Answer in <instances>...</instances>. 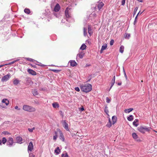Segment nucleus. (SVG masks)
<instances>
[{"label":"nucleus","instance_id":"nucleus-16","mask_svg":"<svg viewBox=\"0 0 157 157\" xmlns=\"http://www.w3.org/2000/svg\"><path fill=\"white\" fill-rule=\"evenodd\" d=\"M70 65L72 67L76 66L77 65V63L75 61L71 60L70 62Z\"/></svg>","mask_w":157,"mask_h":157},{"label":"nucleus","instance_id":"nucleus-47","mask_svg":"<svg viewBox=\"0 0 157 157\" xmlns=\"http://www.w3.org/2000/svg\"><path fill=\"white\" fill-rule=\"evenodd\" d=\"M18 61V60H14L13 62H11V63H9V64H13L14 63H15V62L17 61Z\"/></svg>","mask_w":157,"mask_h":157},{"label":"nucleus","instance_id":"nucleus-53","mask_svg":"<svg viewBox=\"0 0 157 157\" xmlns=\"http://www.w3.org/2000/svg\"><path fill=\"white\" fill-rule=\"evenodd\" d=\"M143 12H140V11L139 13H138V14H137V15H139V14H141L142 13H143Z\"/></svg>","mask_w":157,"mask_h":157},{"label":"nucleus","instance_id":"nucleus-33","mask_svg":"<svg viewBox=\"0 0 157 157\" xmlns=\"http://www.w3.org/2000/svg\"><path fill=\"white\" fill-rule=\"evenodd\" d=\"M107 109L108 107L107 106H106L105 108V112L107 115L109 116L108 114L109 111Z\"/></svg>","mask_w":157,"mask_h":157},{"label":"nucleus","instance_id":"nucleus-34","mask_svg":"<svg viewBox=\"0 0 157 157\" xmlns=\"http://www.w3.org/2000/svg\"><path fill=\"white\" fill-rule=\"evenodd\" d=\"M33 94L34 95H38V93L36 90H34L33 91Z\"/></svg>","mask_w":157,"mask_h":157},{"label":"nucleus","instance_id":"nucleus-1","mask_svg":"<svg viewBox=\"0 0 157 157\" xmlns=\"http://www.w3.org/2000/svg\"><path fill=\"white\" fill-rule=\"evenodd\" d=\"M81 90L84 92L87 93L92 90V85L90 84L86 83L80 86Z\"/></svg>","mask_w":157,"mask_h":157},{"label":"nucleus","instance_id":"nucleus-12","mask_svg":"<svg viewBox=\"0 0 157 157\" xmlns=\"http://www.w3.org/2000/svg\"><path fill=\"white\" fill-rule=\"evenodd\" d=\"M84 55V53L83 52H80L77 55V56L81 59L83 58Z\"/></svg>","mask_w":157,"mask_h":157},{"label":"nucleus","instance_id":"nucleus-56","mask_svg":"<svg viewBox=\"0 0 157 157\" xmlns=\"http://www.w3.org/2000/svg\"><path fill=\"white\" fill-rule=\"evenodd\" d=\"M117 84H118V85L120 86L121 84V82H119V83H118Z\"/></svg>","mask_w":157,"mask_h":157},{"label":"nucleus","instance_id":"nucleus-26","mask_svg":"<svg viewBox=\"0 0 157 157\" xmlns=\"http://www.w3.org/2000/svg\"><path fill=\"white\" fill-rule=\"evenodd\" d=\"M86 45L84 44H83L80 47V49L82 50H84L86 49Z\"/></svg>","mask_w":157,"mask_h":157},{"label":"nucleus","instance_id":"nucleus-61","mask_svg":"<svg viewBox=\"0 0 157 157\" xmlns=\"http://www.w3.org/2000/svg\"><path fill=\"white\" fill-rule=\"evenodd\" d=\"M89 66H90V65L86 64V67Z\"/></svg>","mask_w":157,"mask_h":157},{"label":"nucleus","instance_id":"nucleus-64","mask_svg":"<svg viewBox=\"0 0 157 157\" xmlns=\"http://www.w3.org/2000/svg\"><path fill=\"white\" fill-rule=\"evenodd\" d=\"M36 103L37 104H39V102H37Z\"/></svg>","mask_w":157,"mask_h":157},{"label":"nucleus","instance_id":"nucleus-32","mask_svg":"<svg viewBox=\"0 0 157 157\" xmlns=\"http://www.w3.org/2000/svg\"><path fill=\"white\" fill-rule=\"evenodd\" d=\"M19 80L17 79H15L13 81V84L14 85H17L19 83Z\"/></svg>","mask_w":157,"mask_h":157},{"label":"nucleus","instance_id":"nucleus-35","mask_svg":"<svg viewBox=\"0 0 157 157\" xmlns=\"http://www.w3.org/2000/svg\"><path fill=\"white\" fill-rule=\"evenodd\" d=\"M83 32L84 36H86L87 35L86 29L85 28H83Z\"/></svg>","mask_w":157,"mask_h":157},{"label":"nucleus","instance_id":"nucleus-27","mask_svg":"<svg viewBox=\"0 0 157 157\" xmlns=\"http://www.w3.org/2000/svg\"><path fill=\"white\" fill-rule=\"evenodd\" d=\"M127 119L128 121H131L133 120V116L131 115L127 117Z\"/></svg>","mask_w":157,"mask_h":157},{"label":"nucleus","instance_id":"nucleus-14","mask_svg":"<svg viewBox=\"0 0 157 157\" xmlns=\"http://www.w3.org/2000/svg\"><path fill=\"white\" fill-rule=\"evenodd\" d=\"M117 117L116 116H113L112 117V124H114L116 122Z\"/></svg>","mask_w":157,"mask_h":157},{"label":"nucleus","instance_id":"nucleus-28","mask_svg":"<svg viewBox=\"0 0 157 157\" xmlns=\"http://www.w3.org/2000/svg\"><path fill=\"white\" fill-rule=\"evenodd\" d=\"M58 133V132H57V131L56 132H55V135L53 136V139L54 140H56V139L57 138V134Z\"/></svg>","mask_w":157,"mask_h":157},{"label":"nucleus","instance_id":"nucleus-10","mask_svg":"<svg viewBox=\"0 0 157 157\" xmlns=\"http://www.w3.org/2000/svg\"><path fill=\"white\" fill-rule=\"evenodd\" d=\"M60 9V6L59 4L58 3H57L54 9V11L55 12H58V11Z\"/></svg>","mask_w":157,"mask_h":157},{"label":"nucleus","instance_id":"nucleus-50","mask_svg":"<svg viewBox=\"0 0 157 157\" xmlns=\"http://www.w3.org/2000/svg\"><path fill=\"white\" fill-rule=\"evenodd\" d=\"M14 108H15V109H17L18 110H20V109L17 106H16Z\"/></svg>","mask_w":157,"mask_h":157},{"label":"nucleus","instance_id":"nucleus-41","mask_svg":"<svg viewBox=\"0 0 157 157\" xmlns=\"http://www.w3.org/2000/svg\"><path fill=\"white\" fill-rule=\"evenodd\" d=\"M115 81H111V86L110 87V89H111L112 87V86H113V85L114 84V83H115Z\"/></svg>","mask_w":157,"mask_h":157},{"label":"nucleus","instance_id":"nucleus-39","mask_svg":"<svg viewBox=\"0 0 157 157\" xmlns=\"http://www.w3.org/2000/svg\"><path fill=\"white\" fill-rule=\"evenodd\" d=\"M35 129V128L33 127L32 128H29L28 130L29 132H33V130H34Z\"/></svg>","mask_w":157,"mask_h":157},{"label":"nucleus","instance_id":"nucleus-57","mask_svg":"<svg viewBox=\"0 0 157 157\" xmlns=\"http://www.w3.org/2000/svg\"><path fill=\"white\" fill-rule=\"evenodd\" d=\"M80 110L81 111H83L84 110V109L83 107H82L81 109Z\"/></svg>","mask_w":157,"mask_h":157},{"label":"nucleus","instance_id":"nucleus-52","mask_svg":"<svg viewBox=\"0 0 157 157\" xmlns=\"http://www.w3.org/2000/svg\"><path fill=\"white\" fill-rule=\"evenodd\" d=\"M36 65H38V66H42V67H44V66H45V65H43V64H36Z\"/></svg>","mask_w":157,"mask_h":157},{"label":"nucleus","instance_id":"nucleus-2","mask_svg":"<svg viewBox=\"0 0 157 157\" xmlns=\"http://www.w3.org/2000/svg\"><path fill=\"white\" fill-rule=\"evenodd\" d=\"M22 109L25 111L29 112H34L36 111V109L35 108L27 105H23Z\"/></svg>","mask_w":157,"mask_h":157},{"label":"nucleus","instance_id":"nucleus-54","mask_svg":"<svg viewBox=\"0 0 157 157\" xmlns=\"http://www.w3.org/2000/svg\"><path fill=\"white\" fill-rule=\"evenodd\" d=\"M112 81H113L115 82V76H114Z\"/></svg>","mask_w":157,"mask_h":157},{"label":"nucleus","instance_id":"nucleus-55","mask_svg":"<svg viewBox=\"0 0 157 157\" xmlns=\"http://www.w3.org/2000/svg\"><path fill=\"white\" fill-rule=\"evenodd\" d=\"M137 22V19H135V21H134V24L135 25L136 22Z\"/></svg>","mask_w":157,"mask_h":157},{"label":"nucleus","instance_id":"nucleus-4","mask_svg":"<svg viewBox=\"0 0 157 157\" xmlns=\"http://www.w3.org/2000/svg\"><path fill=\"white\" fill-rule=\"evenodd\" d=\"M14 144L13 139L11 137H9L7 141V145L9 147H12Z\"/></svg>","mask_w":157,"mask_h":157},{"label":"nucleus","instance_id":"nucleus-6","mask_svg":"<svg viewBox=\"0 0 157 157\" xmlns=\"http://www.w3.org/2000/svg\"><path fill=\"white\" fill-rule=\"evenodd\" d=\"M63 126L64 128L67 131H69V129L68 127V124L65 120L62 121Z\"/></svg>","mask_w":157,"mask_h":157},{"label":"nucleus","instance_id":"nucleus-13","mask_svg":"<svg viewBox=\"0 0 157 157\" xmlns=\"http://www.w3.org/2000/svg\"><path fill=\"white\" fill-rule=\"evenodd\" d=\"M107 47V45L106 44H105L103 45L101 47V51L100 53H102V51L106 49V48Z\"/></svg>","mask_w":157,"mask_h":157},{"label":"nucleus","instance_id":"nucleus-18","mask_svg":"<svg viewBox=\"0 0 157 157\" xmlns=\"http://www.w3.org/2000/svg\"><path fill=\"white\" fill-rule=\"evenodd\" d=\"M138 119H136L133 122V125L137 127L138 125V124H136V123L138 122Z\"/></svg>","mask_w":157,"mask_h":157},{"label":"nucleus","instance_id":"nucleus-9","mask_svg":"<svg viewBox=\"0 0 157 157\" xmlns=\"http://www.w3.org/2000/svg\"><path fill=\"white\" fill-rule=\"evenodd\" d=\"M27 71L29 74L33 75H36V72L35 71L31 69H28Z\"/></svg>","mask_w":157,"mask_h":157},{"label":"nucleus","instance_id":"nucleus-21","mask_svg":"<svg viewBox=\"0 0 157 157\" xmlns=\"http://www.w3.org/2000/svg\"><path fill=\"white\" fill-rule=\"evenodd\" d=\"M16 140L18 143H20L22 141V138L20 136L17 137L16 138Z\"/></svg>","mask_w":157,"mask_h":157},{"label":"nucleus","instance_id":"nucleus-29","mask_svg":"<svg viewBox=\"0 0 157 157\" xmlns=\"http://www.w3.org/2000/svg\"><path fill=\"white\" fill-rule=\"evenodd\" d=\"M132 136L133 138L135 139H136L138 138V136L136 135V133H132Z\"/></svg>","mask_w":157,"mask_h":157},{"label":"nucleus","instance_id":"nucleus-58","mask_svg":"<svg viewBox=\"0 0 157 157\" xmlns=\"http://www.w3.org/2000/svg\"><path fill=\"white\" fill-rule=\"evenodd\" d=\"M109 123H111V121H110V118H109Z\"/></svg>","mask_w":157,"mask_h":157},{"label":"nucleus","instance_id":"nucleus-15","mask_svg":"<svg viewBox=\"0 0 157 157\" xmlns=\"http://www.w3.org/2000/svg\"><path fill=\"white\" fill-rule=\"evenodd\" d=\"M104 4L102 2H100L99 4L98 5V8L99 10L102 8V7L104 6Z\"/></svg>","mask_w":157,"mask_h":157},{"label":"nucleus","instance_id":"nucleus-23","mask_svg":"<svg viewBox=\"0 0 157 157\" xmlns=\"http://www.w3.org/2000/svg\"><path fill=\"white\" fill-rule=\"evenodd\" d=\"M60 151V149H59V147H57L56 149L55 150V152L56 153L57 155L59 154V152Z\"/></svg>","mask_w":157,"mask_h":157},{"label":"nucleus","instance_id":"nucleus-37","mask_svg":"<svg viewBox=\"0 0 157 157\" xmlns=\"http://www.w3.org/2000/svg\"><path fill=\"white\" fill-rule=\"evenodd\" d=\"M125 37L128 39L130 36V34H129L126 33L125 35Z\"/></svg>","mask_w":157,"mask_h":157},{"label":"nucleus","instance_id":"nucleus-42","mask_svg":"<svg viewBox=\"0 0 157 157\" xmlns=\"http://www.w3.org/2000/svg\"><path fill=\"white\" fill-rule=\"evenodd\" d=\"M114 42V40H110V45H112Z\"/></svg>","mask_w":157,"mask_h":157},{"label":"nucleus","instance_id":"nucleus-36","mask_svg":"<svg viewBox=\"0 0 157 157\" xmlns=\"http://www.w3.org/2000/svg\"><path fill=\"white\" fill-rule=\"evenodd\" d=\"M25 59H26L27 60H28V61H30L33 62V61H35L33 59H32L30 58H25Z\"/></svg>","mask_w":157,"mask_h":157},{"label":"nucleus","instance_id":"nucleus-48","mask_svg":"<svg viewBox=\"0 0 157 157\" xmlns=\"http://www.w3.org/2000/svg\"><path fill=\"white\" fill-rule=\"evenodd\" d=\"M29 157H35V155L33 154H30Z\"/></svg>","mask_w":157,"mask_h":157},{"label":"nucleus","instance_id":"nucleus-46","mask_svg":"<svg viewBox=\"0 0 157 157\" xmlns=\"http://www.w3.org/2000/svg\"><path fill=\"white\" fill-rule=\"evenodd\" d=\"M52 71L55 72H58L59 71V70H58L52 69Z\"/></svg>","mask_w":157,"mask_h":157},{"label":"nucleus","instance_id":"nucleus-5","mask_svg":"<svg viewBox=\"0 0 157 157\" xmlns=\"http://www.w3.org/2000/svg\"><path fill=\"white\" fill-rule=\"evenodd\" d=\"M57 132L59 134L60 139L63 141H64V137L61 131L59 129H57Z\"/></svg>","mask_w":157,"mask_h":157},{"label":"nucleus","instance_id":"nucleus-40","mask_svg":"<svg viewBox=\"0 0 157 157\" xmlns=\"http://www.w3.org/2000/svg\"><path fill=\"white\" fill-rule=\"evenodd\" d=\"M123 72L124 73V76H125V78L127 80V75H126V73H125V70H124V67H123Z\"/></svg>","mask_w":157,"mask_h":157},{"label":"nucleus","instance_id":"nucleus-11","mask_svg":"<svg viewBox=\"0 0 157 157\" xmlns=\"http://www.w3.org/2000/svg\"><path fill=\"white\" fill-rule=\"evenodd\" d=\"M69 9L68 8H67L65 12V14L66 16V17L67 18H68L70 17V15L69 14L68 11H69Z\"/></svg>","mask_w":157,"mask_h":157},{"label":"nucleus","instance_id":"nucleus-8","mask_svg":"<svg viewBox=\"0 0 157 157\" xmlns=\"http://www.w3.org/2000/svg\"><path fill=\"white\" fill-rule=\"evenodd\" d=\"M10 77V75L7 74L3 76L2 79V82L6 81L9 79Z\"/></svg>","mask_w":157,"mask_h":157},{"label":"nucleus","instance_id":"nucleus-59","mask_svg":"<svg viewBox=\"0 0 157 157\" xmlns=\"http://www.w3.org/2000/svg\"><path fill=\"white\" fill-rule=\"evenodd\" d=\"M137 0L140 2H143V0Z\"/></svg>","mask_w":157,"mask_h":157},{"label":"nucleus","instance_id":"nucleus-62","mask_svg":"<svg viewBox=\"0 0 157 157\" xmlns=\"http://www.w3.org/2000/svg\"><path fill=\"white\" fill-rule=\"evenodd\" d=\"M138 15H136V17H135V19H137V17H138Z\"/></svg>","mask_w":157,"mask_h":157},{"label":"nucleus","instance_id":"nucleus-51","mask_svg":"<svg viewBox=\"0 0 157 157\" xmlns=\"http://www.w3.org/2000/svg\"><path fill=\"white\" fill-rule=\"evenodd\" d=\"M3 133L5 135L8 134L9 133L7 132H3Z\"/></svg>","mask_w":157,"mask_h":157},{"label":"nucleus","instance_id":"nucleus-7","mask_svg":"<svg viewBox=\"0 0 157 157\" xmlns=\"http://www.w3.org/2000/svg\"><path fill=\"white\" fill-rule=\"evenodd\" d=\"M33 145L32 142H30L28 146V152L29 153V151H31L33 149Z\"/></svg>","mask_w":157,"mask_h":157},{"label":"nucleus","instance_id":"nucleus-19","mask_svg":"<svg viewBox=\"0 0 157 157\" xmlns=\"http://www.w3.org/2000/svg\"><path fill=\"white\" fill-rule=\"evenodd\" d=\"M88 33L90 35H91L93 33L91 27L90 25H89L88 26Z\"/></svg>","mask_w":157,"mask_h":157},{"label":"nucleus","instance_id":"nucleus-17","mask_svg":"<svg viewBox=\"0 0 157 157\" xmlns=\"http://www.w3.org/2000/svg\"><path fill=\"white\" fill-rule=\"evenodd\" d=\"M2 102L5 103L6 105H9V101L6 99H3L2 101Z\"/></svg>","mask_w":157,"mask_h":157},{"label":"nucleus","instance_id":"nucleus-63","mask_svg":"<svg viewBox=\"0 0 157 157\" xmlns=\"http://www.w3.org/2000/svg\"><path fill=\"white\" fill-rule=\"evenodd\" d=\"M4 65H0V67H2V66H4Z\"/></svg>","mask_w":157,"mask_h":157},{"label":"nucleus","instance_id":"nucleus-60","mask_svg":"<svg viewBox=\"0 0 157 157\" xmlns=\"http://www.w3.org/2000/svg\"><path fill=\"white\" fill-rule=\"evenodd\" d=\"M2 145V141L0 139V145Z\"/></svg>","mask_w":157,"mask_h":157},{"label":"nucleus","instance_id":"nucleus-24","mask_svg":"<svg viewBox=\"0 0 157 157\" xmlns=\"http://www.w3.org/2000/svg\"><path fill=\"white\" fill-rule=\"evenodd\" d=\"M52 105L54 108H58L59 107V104L56 102L53 103Z\"/></svg>","mask_w":157,"mask_h":157},{"label":"nucleus","instance_id":"nucleus-38","mask_svg":"<svg viewBox=\"0 0 157 157\" xmlns=\"http://www.w3.org/2000/svg\"><path fill=\"white\" fill-rule=\"evenodd\" d=\"M138 9V7H136L135 8V9L134 10V13H133V16H134V15L136 14Z\"/></svg>","mask_w":157,"mask_h":157},{"label":"nucleus","instance_id":"nucleus-43","mask_svg":"<svg viewBox=\"0 0 157 157\" xmlns=\"http://www.w3.org/2000/svg\"><path fill=\"white\" fill-rule=\"evenodd\" d=\"M106 102L108 103H109L110 101V100L108 97L106 98Z\"/></svg>","mask_w":157,"mask_h":157},{"label":"nucleus","instance_id":"nucleus-49","mask_svg":"<svg viewBox=\"0 0 157 157\" xmlns=\"http://www.w3.org/2000/svg\"><path fill=\"white\" fill-rule=\"evenodd\" d=\"M106 125L108 127H110L111 126V123H108Z\"/></svg>","mask_w":157,"mask_h":157},{"label":"nucleus","instance_id":"nucleus-31","mask_svg":"<svg viewBox=\"0 0 157 157\" xmlns=\"http://www.w3.org/2000/svg\"><path fill=\"white\" fill-rule=\"evenodd\" d=\"M65 154L63 153L62 154V157H68V155L67 154V153L66 152H65Z\"/></svg>","mask_w":157,"mask_h":157},{"label":"nucleus","instance_id":"nucleus-45","mask_svg":"<svg viewBox=\"0 0 157 157\" xmlns=\"http://www.w3.org/2000/svg\"><path fill=\"white\" fill-rule=\"evenodd\" d=\"M126 0H122L121 2V4L122 5L124 6L125 3V1Z\"/></svg>","mask_w":157,"mask_h":157},{"label":"nucleus","instance_id":"nucleus-3","mask_svg":"<svg viewBox=\"0 0 157 157\" xmlns=\"http://www.w3.org/2000/svg\"><path fill=\"white\" fill-rule=\"evenodd\" d=\"M150 128L144 127L142 126H140L138 128V130L140 132L144 133L145 131H149Z\"/></svg>","mask_w":157,"mask_h":157},{"label":"nucleus","instance_id":"nucleus-30","mask_svg":"<svg viewBox=\"0 0 157 157\" xmlns=\"http://www.w3.org/2000/svg\"><path fill=\"white\" fill-rule=\"evenodd\" d=\"M24 11L25 13L28 14H29L30 12V10L28 9H25Z\"/></svg>","mask_w":157,"mask_h":157},{"label":"nucleus","instance_id":"nucleus-25","mask_svg":"<svg viewBox=\"0 0 157 157\" xmlns=\"http://www.w3.org/2000/svg\"><path fill=\"white\" fill-rule=\"evenodd\" d=\"M2 141V144H5L7 141V140L5 137H3Z\"/></svg>","mask_w":157,"mask_h":157},{"label":"nucleus","instance_id":"nucleus-44","mask_svg":"<svg viewBox=\"0 0 157 157\" xmlns=\"http://www.w3.org/2000/svg\"><path fill=\"white\" fill-rule=\"evenodd\" d=\"M75 90H76V91H77L78 92H79L80 91L79 88V87H75Z\"/></svg>","mask_w":157,"mask_h":157},{"label":"nucleus","instance_id":"nucleus-22","mask_svg":"<svg viewBox=\"0 0 157 157\" xmlns=\"http://www.w3.org/2000/svg\"><path fill=\"white\" fill-rule=\"evenodd\" d=\"M133 110V108H130V109H125L124 110V112L126 113H129L130 112L132 111Z\"/></svg>","mask_w":157,"mask_h":157},{"label":"nucleus","instance_id":"nucleus-20","mask_svg":"<svg viewBox=\"0 0 157 157\" xmlns=\"http://www.w3.org/2000/svg\"><path fill=\"white\" fill-rule=\"evenodd\" d=\"M124 46L123 45L121 46L119 49V52L122 53H123L124 52Z\"/></svg>","mask_w":157,"mask_h":157}]
</instances>
